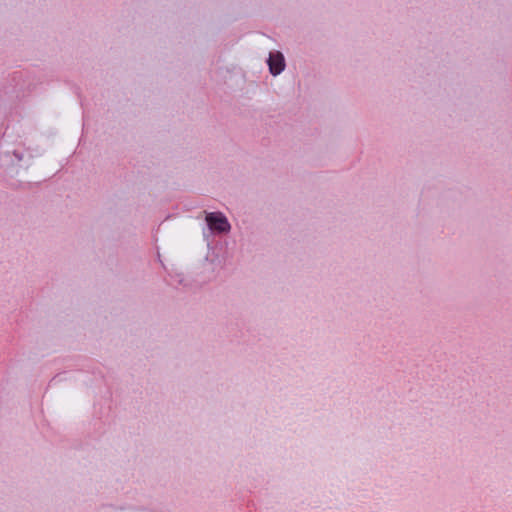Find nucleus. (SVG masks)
<instances>
[{
	"label": "nucleus",
	"instance_id": "f257e3e1",
	"mask_svg": "<svg viewBox=\"0 0 512 512\" xmlns=\"http://www.w3.org/2000/svg\"><path fill=\"white\" fill-rule=\"evenodd\" d=\"M206 222L210 229L215 230L217 232L223 233L228 232L230 230V224L227 218L220 212L207 213Z\"/></svg>",
	"mask_w": 512,
	"mask_h": 512
},
{
	"label": "nucleus",
	"instance_id": "f03ea898",
	"mask_svg": "<svg viewBox=\"0 0 512 512\" xmlns=\"http://www.w3.org/2000/svg\"><path fill=\"white\" fill-rule=\"evenodd\" d=\"M268 65L270 72L273 75L280 74L285 67L284 57L280 52L270 53L268 59Z\"/></svg>",
	"mask_w": 512,
	"mask_h": 512
}]
</instances>
